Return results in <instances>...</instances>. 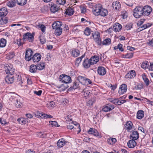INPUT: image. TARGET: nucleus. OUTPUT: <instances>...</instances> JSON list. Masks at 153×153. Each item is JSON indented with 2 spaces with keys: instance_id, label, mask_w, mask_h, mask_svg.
Segmentation results:
<instances>
[{
  "instance_id": "f03ea898",
  "label": "nucleus",
  "mask_w": 153,
  "mask_h": 153,
  "mask_svg": "<svg viewBox=\"0 0 153 153\" xmlns=\"http://www.w3.org/2000/svg\"><path fill=\"white\" fill-rule=\"evenodd\" d=\"M8 11L5 7L0 9V25H3L6 24L7 20L4 17L7 15Z\"/></svg>"
},
{
  "instance_id": "6e6d98bb",
  "label": "nucleus",
  "mask_w": 153,
  "mask_h": 153,
  "mask_svg": "<svg viewBox=\"0 0 153 153\" xmlns=\"http://www.w3.org/2000/svg\"><path fill=\"white\" fill-rule=\"evenodd\" d=\"M133 24L131 23L127 24L126 26V28L127 30H129L132 27Z\"/></svg>"
},
{
  "instance_id": "f257e3e1",
  "label": "nucleus",
  "mask_w": 153,
  "mask_h": 153,
  "mask_svg": "<svg viewBox=\"0 0 153 153\" xmlns=\"http://www.w3.org/2000/svg\"><path fill=\"white\" fill-rule=\"evenodd\" d=\"M94 13L96 16L100 15L104 17L106 16L108 14L107 10L103 8L101 4H97L94 10Z\"/></svg>"
},
{
  "instance_id": "c9c22d12",
  "label": "nucleus",
  "mask_w": 153,
  "mask_h": 153,
  "mask_svg": "<svg viewBox=\"0 0 153 153\" xmlns=\"http://www.w3.org/2000/svg\"><path fill=\"white\" fill-rule=\"evenodd\" d=\"M149 65L148 62L146 61L142 62L141 66L143 68L145 69L148 67Z\"/></svg>"
},
{
  "instance_id": "7c9ffc66",
  "label": "nucleus",
  "mask_w": 153,
  "mask_h": 153,
  "mask_svg": "<svg viewBox=\"0 0 153 153\" xmlns=\"http://www.w3.org/2000/svg\"><path fill=\"white\" fill-rule=\"evenodd\" d=\"M86 77L80 75L78 76L77 77V79L82 85H83Z\"/></svg>"
},
{
  "instance_id": "4be33fe9",
  "label": "nucleus",
  "mask_w": 153,
  "mask_h": 153,
  "mask_svg": "<svg viewBox=\"0 0 153 153\" xmlns=\"http://www.w3.org/2000/svg\"><path fill=\"white\" fill-rule=\"evenodd\" d=\"M91 65L92 64L91 63L90 59H85L83 63V66L85 68H89Z\"/></svg>"
},
{
  "instance_id": "4468645a",
  "label": "nucleus",
  "mask_w": 153,
  "mask_h": 153,
  "mask_svg": "<svg viewBox=\"0 0 153 153\" xmlns=\"http://www.w3.org/2000/svg\"><path fill=\"white\" fill-rule=\"evenodd\" d=\"M97 72L98 74L101 76H103L106 73L105 68L102 66H99L97 68Z\"/></svg>"
},
{
  "instance_id": "39448f33",
  "label": "nucleus",
  "mask_w": 153,
  "mask_h": 153,
  "mask_svg": "<svg viewBox=\"0 0 153 153\" xmlns=\"http://www.w3.org/2000/svg\"><path fill=\"white\" fill-rule=\"evenodd\" d=\"M143 16H149L152 11V8L148 5L142 7Z\"/></svg>"
},
{
  "instance_id": "ea45409f",
  "label": "nucleus",
  "mask_w": 153,
  "mask_h": 153,
  "mask_svg": "<svg viewBox=\"0 0 153 153\" xmlns=\"http://www.w3.org/2000/svg\"><path fill=\"white\" fill-rule=\"evenodd\" d=\"M17 4L19 5L23 6L25 5L27 2V0H16Z\"/></svg>"
},
{
  "instance_id": "7ed1b4c3",
  "label": "nucleus",
  "mask_w": 153,
  "mask_h": 153,
  "mask_svg": "<svg viewBox=\"0 0 153 153\" xmlns=\"http://www.w3.org/2000/svg\"><path fill=\"white\" fill-rule=\"evenodd\" d=\"M142 7H136L133 10V15L136 18H139L143 16Z\"/></svg>"
},
{
  "instance_id": "393cba45",
  "label": "nucleus",
  "mask_w": 153,
  "mask_h": 153,
  "mask_svg": "<svg viewBox=\"0 0 153 153\" xmlns=\"http://www.w3.org/2000/svg\"><path fill=\"white\" fill-rule=\"evenodd\" d=\"M132 125V123L131 121H128L125 125V128L128 131H129L131 129Z\"/></svg>"
},
{
  "instance_id": "b1692460",
  "label": "nucleus",
  "mask_w": 153,
  "mask_h": 153,
  "mask_svg": "<svg viewBox=\"0 0 153 153\" xmlns=\"http://www.w3.org/2000/svg\"><path fill=\"white\" fill-rule=\"evenodd\" d=\"M139 134L137 131H134L130 135L131 138L134 140H137L139 138Z\"/></svg>"
},
{
  "instance_id": "de8ad7c7",
  "label": "nucleus",
  "mask_w": 153,
  "mask_h": 153,
  "mask_svg": "<svg viewBox=\"0 0 153 153\" xmlns=\"http://www.w3.org/2000/svg\"><path fill=\"white\" fill-rule=\"evenodd\" d=\"M85 56V55H83L81 56L76 59V64H79L81 61L82 59Z\"/></svg>"
},
{
  "instance_id": "412c9836",
  "label": "nucleus",
  "mask_w": 153,
  "mask_h": 153,
  "mask_svg": "<svg viewBox=\"0 0 153 153\" xmlns=\"http://www.w3.org/2000/svg\"><path fill=\"white\" fill-rule=\"evenodd\" d=\"M112 6L114 9L119 10L121 8V4L119 1H116L113 3Z\"/></svg>"
},
{
  "instance_id": "0eeeda50",
  "label": "nucleus",
  "mask_w": 153,
  "mask_h": 153,
  "mask_svg": "<svg viewBox=\"0 0 153 153\" xmlns=\"http://www.w3.org/2000/svg\"><path fill=\"white\" fill-rule=\"evenodd\" d=\"M13 65L10 64H6L4 68L7 74L12 75L14 72V69Z\"/></svg>"
},
{
  "instance_id": "5701e85b",
  "label": "nucleus",
  "mask_w": 153,
  "mask_h": 153,
  "mask_svg": "<svg viewBox=\"0 0 153 153\" xmlns=\"http://www.w3.org/2000/svg\"><path fill=\"white\" fill-rule=\"evenodd\" d=\"M114 108V107L113 105L108 104L102 109V110L105 112H108L110 111Z\"/></svg>"
},
{
  "instance_id": "bf43d9fd",
  "label": "nucleus",
  "mask_w": 153,
  "mask_h": 153,
  "mask_svg": "<svg viewBox=\"0 0 153 153\" xmlns=\"http://www.w3.org/2000/svg\"><path fill=\"white\" fill-rule=\"evenodd\" d=\"M126 59H130L132 58L133 56V53H128L126 54Z\"/></svg>"
},
{
  "instance_id": "774afa93",
  "label": "nucleus",
  "mask_w": 153,
  "mask_h": 153,
  "mask_svg": "<svg viewBox=\"0 0 153 153\" xmlns=\"http://www.w3.org/2000/svg\"><path fill=\"white\" fill-rule=\"evenodd\" d=\"M148 44L151 46H153V39L147 42Z\"/></svg>"
},
{
  "instance_id": "e433bc0d",
  "label": "nucleus",
  "mask_w": 153,
  "mask_h": 153,
  "mask_svg": "<svg viewBox=\"0 0 153 153\" xmlns=\"http://www.w3.org/2000/svg\"><path fill=\"white\" fill-rule=\"evenodd\" d=\"M6 40L4 39H1L0 40V47L3 48L6 45Z\"/></svg>"
},
{
  "instance_id": "423d86ee",
  "label": "nucleus",
  "mask_w": 153,
  "mask_h": 153,
  "mask_svg": "<svg viewBox=\"0 0 153 153\" xmlns=\"http://www.w3.org/2000/svg\"><path fill=\"white\" fill-rule=\"evenodd\" d=\"M59 80L65 83H70L71 82V77L65 74H62L59 77Z\"/></svg>"
},
{
  "instance_id": "bb28decb",
  "label": "nucleus",
  "mask_w": 153,
  "mask_h": 153,
  "mask_svg": "<svg viewBox=\"0 0 153 153\" xmlns=\"http://www.w3.org/2000/svg\"><path fill=\"white\" fill-rule=\"evenodd\" d=\"M16 0L10 1L7 2V5L10 7H12L15 6L16 4Z\"/></svg>"
},
{
  "instance_id": "58836bf2",
  "label": "nucleus",
  "mask_w": 153,
  "mask_h": 153,
  "mask_svg": "<svg viewBox=\"0 0 153 153\" xmlns=\"http://www.w3.org/2000/svg\"><path fill=\"white\" fill-rule=\"evenodd\" d=\"M83 27L82 26L78 25L75 27L74 28V30L76 32H79L80 31H82L83 30Z\"/></svg>"
},
{
  "instance_id": "f3484780",
  "label": "nucleus",
  "mask_w": 153,
  "mask_h": 153,
  "mask_svg": "<svg viewBox=\"0 0 153 153\" xmlns=\"http://www.w3.org/2000/svg\"><path fill=\"white\" fill-rule=\"evenodd\" d=\"M122 26L118 23H116L113 26V30L115 32H119L122 29Z\"/></svg>"
},
{
  "instance_id": "1a4fd4ad",
  "label": "nucleus",
  "mask_w": 153,
  "mask_h": 153,
  "mask_svg": "<svg viewBox=\"0 0 153 153\" xmlns=\"http://www.w3.org/2000/svg\"><path fill=\"white\" fill-rule=\"evenodd\" d=\"M33 53V51L30 49L27 50L25 56V59L26 60L29 61L31 60Z\"/></svg>"
},
{
  "instance_id": "4c0bfd02",
  "label": "nucleus",
  "mask_w": 153,
  "mask_h": 153,
  "mask_svg": "<svg viewBox=\"0 0 153 153\" xmlns=\"http://www.w3.org/2000/svg\"><path fill=\"white\" fill-rule=\"evenodd\" d=\"M17 120L20 124H24L26 123L27 120L25 118H20L18 119Z\"/></svg>"
},
{
  "instance_id": "c756f323",
  "label": "nucleus",
  "mask_w": 153,
  "mask_h": 153,
  "mask_svg": "<svg viewBox=\"0 0 153 153\" xmlns=\"http://www.w3.org/2000/svg\"><path fill=\"white\" fill-rule=\"evenodd\" d=\"M80 54V52L77 49H73L72 51V54L74 57H77Z\"/></svg>"
},
{
  "instance_id": "79ce46f5",
  "label": "nucleus",
  "mask_w": 153,
  "mask_h": 153,
  "mask_svg": "<svg viewBox=\"0 0 153 153\" xmlns=\"http://www.w3.org/2000/svg\"><path fill=\"white\" fill-rule=\"evenodd\" d=\"M91 33V29L88 27H86L84 30V34L87 36H89Z\"/></svg>"
},
{
  "instance_id": "4d7b16f0",
  "label": "nucleus",
  "mask_w": 153,
  "mask_h": 153,
  "mask_svg": "<svg viewBox=\"0 0 153 153\" xmlns=\"http://www.w3.org/2000/svg\"><path fill=\"white\" fill-rule=\"evenodd\" d=\"M137 84H138L136 82L135 83V84L136 85L134 87V88L135 89H142L143 88L142 86L141 85H137Z\"/></svg>"
},
{
  "instance_id": "603ef678",
  "label": "nucleus",
  "mask_w": 153,
  "mask_h": 153,
  "mask_svg": "<svg viewBox=\"0 0 153 153\" xmlns=\"http://www.w3.org/2000/svg\"><path fill=\"white\" fill-rule=\"evenodd\" d=\"M39 39L42 44H43L45 43L46 39L45 37L43 36H40L39 37Z\"/></svg>"
},
{
  "instance_id": "13d9d810",
  "label": "nucleus",
  "mask_w": 153,
  "mask_h": 153,
  "mask_svg": "<svg viewBox=\"0 0 153 153\" xmlns=\"http://www.w3.org/2000/svg\"><path fill=\"white\" fill-rule=\"evenodd\" d=\"M0 122L3 125H4L7 123L6 122L5 119L2 118H0Z\"/></svg>"
},
{
  "instance_id": "2eb2a0df",
  "label": "nucleus",
  "mask_w": 153,
  "mask_h": 153,
  "mask_svg": "<svg viewBox=\"0 0 153 153\" xmlns=\"http://www.w3.org/2000/svg\"><path fill=\"white\" fill-rule=\"evenodd\" d=\"M62 25V23L61 22L57 21L53 23L52 24V27L53 29H56L62 28L61 27Z\"/></svg>"
},
{
  "instance_id": "69168bd1",
  "label": "nucleus",
  "mask_w": 153,
  "mask_h": 153,
  "mask_svg": "<svg viewBox=\"0 0 153 153\" xmlns=\"http://www.w3.org/2000/svg\"><path fill=\"white\" fill-rule=\"evenodd\" d=\"M81 13H85L86 11V9L85 7H82L80 8Z\"/></svg>"
},
{
  "instance_id": "0e129e2a",
  "label": "nucleus",
  "mask_w": 153,
  "mask_h": 153,
  "mask_svg": "<svg viewBox=\"0 0 153 153\" xmlns=\"http://www.w3.org/2000/svg\"><path fill=\"white\" fill-rule=\"evenodd\" d=\"M50 123L51 124L52 126H56V125H57V122L56 121H50Z\"/></svg>"
},
{
  "instance_id": "473e14b6",
  "label": "nucleus",
  "mask_w": 153,
  "mask_h": 153,
  "mask_svg": "<svg viewBox=\"0 0 153 153\" xmlns=\"http://www.w3.org/2000/svg\"><path fill=\"white\" fill-rule=\"evenodd\" d=\"M37 70L36 66L34 65H30L29 71L32 73H35L36 72Z\"/></svg>"
},
{
  "instance_id": "49530a36",
  "label": "nucleus",
  "mask_w": 153,
  "mask_h": 153,
  "mask_svg": "<svg viewBox=\"0 0 153 153\" xmlns=\"http://www.w3.org/2000/svg\"><path fill=\"white\" fill-rule=\"evenodd\" d=\"M66 2V0H56V4L59 5H63Z\"/></svg>"
},
{
  "instance_id": "c85d7f7f",
  "label": "nucleus",
  "mask_w": 153,
  "mask_h": 153,
  "mask_svg": "<svg viewBox=\"0 0 153 153\" xmlns=\"http://www.w3.org/2000/svg\"><path fill=\"white\" fill-rule=\"evenodd\" d=\"M142 78L146 86H148L149 84V81L147 77L144 74H143L142 75Z\"/></svg>"
},
{
  "instance_id": "09e8293b",
  "label": "nucleus",
  "mask_w": 153,
  "mask_h": 153,
  "mask_svg": "<svg viewBox=\"0 0 153 153\" xmlns=\"http://www.w3.org/2000/svg\"><path fill=\"white\" fill-rule=\"evenodd\" d=\"M92 82L91 80L87 78L86 77L85 79V81H84V83L83 85H88V84H91Z\"/></svg>"
},
{
  "instance_id": "20e7f679",
  "label": "nucleus",
  "mask_w": 153,
  "mask_h": 153,
  "mask_svg": "<svg viewBox=\"0 0 153 153\" xmlns=\"http://www.w3.org/2000/svg\"><path fill=\"white\" fill-rule=\"evenodd\" d=\"M92 36L95 42L99 45H102V41L100 36V33L97 32L92 33Z\"/></svg>"
},
{
  "instance_id": "dca6fc26",
  "label": "nucleus",
  "mask_w": 153,
  "mask_h": 153,
  "mask_svg": "<svg viewBox=\"0 0 153 153\" xmlns=\"http://www.w3.org/2000/svg\"><path fill=\"white\" fill-rule=\"evenodd\" d=\"M135 140L132 139L130 140L127 143V146L128 148H133L137 145V143L135 141Z\"/></svg>"
},
{
  "instance_id": "37998d69",
  "label": "nucleus",
  "mask_w": 153,
  "mask_h": 153,
  "mask_svg": "<svg viewBox=\"0 0 153 153\" xmlns=\"http://www.w3.org/2000/svg\"><path fill=\"white\" fill-rule=\"evenodd\" d=\"M15 106L16 107L20 108L22 106V103L19 100L16 99L15 102Z\"/></svg>"
},
{
  "instance_id": "a878e982",
  "label": "nucleus",
  "mask_w": 153,
  "mask_h": 153,
  "mask_svg": "<svg viewBox=\"0 0 153 153\" xmlns=\"http://www.w3.org/2000/svg\"><path fill=\"white\" fill-rule=\"evenodd\" d=\"M107 143L111 145H113L117 142V140L115 138L110 137L107 140Z\"/></svg>"
},
{
  "instance_id": "6ab92c4d",
  "label": "nucleus",
  "mask_w": 153,
  "mask_h": 153,
  "mask_svg": "<svg viewBox=\"0 0 153 153\" xmlns=\"http://www.w3.org/2000/svg\"><path fill=\"white\" fill-rule=\"evenodd\" d=\"M90 60L92 65L95 64L99 61V58L97 56H94L91 58Z\"/></svg>"
},
{
  "instance_id": "f8f14e48",
  "label": "nucleus",
  "mask_w": 153,
  "mask_h": 153,
  "mask_svg": "<svg viewBox=\"0 0 153 153\" xmlns=\"http://www.w3.org/2000/svg\"><path fill=\"white\" fill-rule=\"evenodd\" d=\"M50 10L52 13H54L59 10V8L56 6V5L53 3L50 4Z\"/></svg>"
},
{
  "instance_id": "f704fd0d",
  "label": "nucleus",
  "mask_w": 153,
  "mask_h": 153,
  "mask_svg": "<svg viewBox=\"0 0 153 153\" xmlns=\"http://www.w3.org/2000/svg\"><path fill=\"white\" fill-rule=\"evenodd\" d=\"M45 63L42 62L38 64L36 66L37 70H42L45 68Z\"/></svg>"
},
{
  "instance_id": "cd10ccee",
  "label": "nucleus",
  "mask_w": 153,
  "mask_h": 153,
  "mask_svg": "<svg viewBox=\"0 0 153 153\" xmlns=\"http://www.w3.org/2000/svg\"><path fill=\"white\" fill-rule=\"evenodd\" d=\"M144 116V111L142 110H140L138 111L137 113V118L141 119Z\"/></svg>"
},
{
  "instance_id": "9d476101",
  "label": "nucleus",
  "mask_w": 153,
  "mask_h": 153,
  "mask_svg": "<svg viewBox=\"0 0 153 153\" xmlns=\"http://www.w3.org/2000/svg\"><path fill=\"white\" fill-rule=\"evenodd\" d=\"M127 89V85L125 84H123L120 86L118 93L120 94H123L126 92Z\"/></svg>"
},
{
  "instance_id": "5fc2aeb1",
  "label": "nucleus",
  "mask_w": 153,
  "mask_h": 153,
  "mask_svg": "<svg viewBox=\"0 0 153 153\" xmlns=\"http://www.w3.org/2000/svg\"><path fill=\"white\" fill-rule=\"evenodd\" d=\"M79 87H80V86L78 83L75 82H74L73 86V88L74 89H76Z\"/></svg>"
},
{
  "instance_id": "72a5a7b5",
  "label": "nucleus",
  "mask_w": 153,
  "mask_h": 153,
  "mask_svg": "<svg viewBox=\"0 0 153 153\" xmlns=\"http://www.w3.org/2000/svg\"><path fill=\"white\" fill-rule=\"evenodd\" d=\"M111 43V40L110 38H106L104 39L102 42V45H109Z\"/></svg>"
},
{
  "instance_id": "2f4dec72",
  "label": "nucleus",
  "mask_w": 153,
  "mask_h": 153,
  "mask_svg": "<svg viewBox=\"0 0 153 153\" xmlns=\"http://www.w3.org/2000/svg\"><path fill=\"white\" fill-rule=\"evenodd\" d=\"M65 13L69 16H71L73 14L74 11L72 8L69 7L67 9Z\"/></svg>"
},
{
  "instance_id": "052dcab7",
  "label": "nucleus",
  "mask_w": 153,
  "mask_h": 153,
  "mask_svg": "<svg viewBox=\"0 0 153 153\" xmlns=\"http://www.w3.org/2000/svg\"><path fill=\"white\" fill-rule=\"evenodd\" d=\"M151 26V25H150L149 23H148L146 24H144L143 25L141 28H143V29H144L146 28L149 27Z\"/></svg>"
},
{
  "instance_id": "c03bdc74",
  "label": "nucleus",
  "mask_w": 153,
  "mask_h": 153,
  "mask_svg": "<svg viewBox=\"0 0 153 153\" xmlns=\"http://www.w3.org/2000/svg\"><path fill=\"white\" fill-rule=\"evenodd\" d=\"M55 33L56 36H60L62 33V28H59L55 29Z\"/></svg>"
},
{
  "instance_id": "aec40b11",
  "label": "nucleus",
  "mask_w": 153,
  "mask_h": 153,
  "mask_svg": "<svg viewBox=\"0 0 153 153\" xmlns=\"http://www.w3.org/2000/svg\"><path fill=\"white\" fill-rule=\"evenodd\" d=\"M14 79V76L12 75H8L5 78V81L8 84H11L13 82Z\"/></svg>"
},
{
  "instance_id": "a18cd8bd",
  "label": "nucleus",
  "mask_w": 153,
  "mask_h": 153,
  "mask_svg": "<svg viewBox=\"0 0 153 153\" xmlns=\"http://www.w3.org/2000/svg\"><path fill=\"white\" fill-rule=\"evenodd\" d=\"M82 90L83 91V94L84 96V97L85 99H87L89 96L90 95V93L88 91H84L83 89Z\"/></svg>"
},
{
  "instance_id": "e2e57ef3",
  "label": "nucleus",
  "mask_w": 153,
  "mask_h": 153,
  "mask_svg": "<svg viewBox=\"0 0 153 153\" xmlns=\"http://www.w3.org/2000/svg\"><path fill=\"white\" fill-rule=\"evenodd\" d=\"M94 130L96 129L92 128H90L88 131V133L90 134H93V133H94V131H94Z\"/></svg>"
},
{
  "instance_id": "680f3d73",
  "label": "nucleus",
  "mask_w": 153,
  "mask_h": 153,
  "mask_svg": "<svg viewBox=\"0 0 153 153\" xmlns=\"http://www.w3.org/2000/svg\"><path fill=\"white\" fill-rule=\"evenodd\" d=\"M118 49L120 51H124L123 49V45L120 44L118 45L117 46Z\"/></svg>"
},
{
  "instance_id": "a211bd4d",
  "label": "nucleus",
  "mask_w": 153,
  "mask_h": 153,
  "mask_svg": "<svg viewBox=\"0 0 153 153\" xmlns=\"http://www.w3.org/2000/svg\"><path fill=\"white\" fill-rule=\"evenodd\" d=\"M67 142L63 138H62L58 140L57 143V145L58 147L61 148L64 146Z\"/></svg>"
},
{
  "instance_id": "6e6552de",
  "label": "nucleus",
  "mask_w": 153,
  "mask_h": 153,
  "mask_svg": "<svg viewBox=\"0 0 153 153\" xmlns=\"http://www.w3.org/2000/svg\"><path fill=\"white\" fill-rule=\"evenodd\" d=\"M23 39L32 42L34 40V36L30 33H27L23 35Z\"/></svg>"
},
{
  "instance_id": "ddd939ff",
  "label": "nucleus",
  "mask_w": 153,
  "mask_h": 153,
  "mask_svg": "<svg viewBox=\"0 0 153 153\" xmlns=\"http://www.w3.org/2000/svg\"><path fill=\"white\" fill-rule=\"evenodd\" d=\"M41 55L39 53H35L32 58L33 61L34 62H39L41 59Z\"/></svg>"
},
{
  "instance_id": "864d4df0",
  "label": "nucleus",
  "mask_w": 153,
  "mask_h": 153,
  "mask_svg": "<svg viewBox=\"0 0 153 153\" xmlns=\"http://www.w3.org/2000/svg\"><path fill=\"white\" fill-rule=\"evenodd\" d=\"M49 108L50 109L52 108L55 106V103L53 101H51L49 102Z\"/></svg>"
},
{
  "instance_id": "8fccbe9b",
  "label": "nucleus",
  "mask_w": 153,
  "mask_h": 153,
  "mask_svg": "<svg viewBox=\"0 0 153 153\" xmlns=\"http://www.w3.org/2000/svg\"><path fill=\"white\" fill-rule=\"evenodd\" d=\"M38 27L44 33L45 32V26L41 24L39 25Z\"/></svg>"
},
{
  "instance_id": "a19ab883",
  "label": "nucleus",
  "mask_w": 153,
  "mask_h": 153,
  "mask_svg": "<svg viewBox=\"0 0 153 153\" xmlns=\"http://www.w3.org/2000/svg\"><path fill=\"white\" fill-rule=\"evenodd\" d=\"M39 116L41 117L42 118H49L53 117V116L51 115H48L44 113H40Z\"/></svg>"
},
{
  "instance_id": "9b49d317",
  "label": "nucleus",
  "mask_w": 153,
  "mask_h": 153,
  "mask_svg": "<svg viewBox=\"0 0 153 153\" xmlns=\"http://www.w3.org/2000/svg\"><path fill=\"white\" fill-rule=\"evenodd\" d=\"M136 74L135 71L134 70H131L129 73H127L125 76V78L129 79H133L136 76Z\"/></svg>"
},
{
  "instance_id": "3c124183",
  "label": "nucleus",
  "mask_w": 153,
  "mask_h": 153,
  "mask_svg": "<svg viewBox=\"0 0 153 153\" xmlns=\"http://www.w3.org/2000/svg\"><path fill=\"white\" fill-rule=\"evenodd\" d=\"M109 101L115 104L118 105L119 100L117 99H110Z\"/></svg>"
},
{
  "instance_id": "338daca9",
  "label": "nucleus",
  "mask_w": 153,
  "mask_h": 153,
  "mask_svg": "<svg viewBox=\"0 0 153 153\" xmlns=\"http://www.w3.org/2000/svg\"><path fill=\"white\" fill-rule=\"evenodd\" d=\"M42 92V91L39 90L38 91H34V93L35 94H36L38 96H40L41 95Z\"/></svg>"
}]
</instances>
